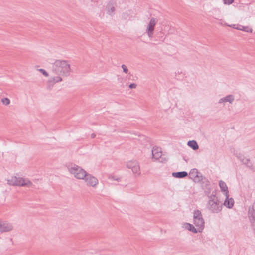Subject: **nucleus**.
Listing matches in <instances>:
<instances>
[{
    "label": "nucleus",
    "mask_w": 255,
    "mask_h": 255,
    "mask_svg": "<svg viewBox=\"0 0 255 255\" xmlns=\"http://www.w3.org/2000/svg\"><path fill=\"white\" fill-rule=\"evenodd\" d=\"M51 72L57 76L50 78L47 81L48 87L51 88L56 83L62 81V77L70 76L72 72L71 64L68 60H56L52 63Z\"/></svg>",
    "instance_id": "1"
},
{
    "label": "nucleus",
    "mask_w": 255,
    "mask_h": 255,
    "mask_svg": "<svg viewBox=\"0 0 255 255\" xmlns=\"http://www.w3.org/2000/svg\"><path fill=\"white\" fill-rule=\"evenodd\" d=\"M208 210L212 213H218L221 211L223 203L219 201L215 195L212 194L209 197V199L206 205Z\"/></svg>",
    "instance_id": "2"
},
{
    "label": "nucleus",
    "mask_w": 255,
    "mask_h": 255,
    "mask_svg": "<svg viewBox=\"0 0 255 255\" xmlns=\"http://www.w3.org/2000/svg\"><path fill=\"white\" fill-rule=\"evenodd\" d=\"M66 167L68 172L77 179L82 180L86 175L87 172L77 165L70 164Z\"/></svg>",
    "instance_id": "3"
},
{
    "label": "nucleus",
    "mask_w": 255,
    "mask_h": 255,
    "mask_svg": "<svg viewBox=\"0 0 255 255\" xmlns=\"http://www.w3.org/2000/svg\"><path fill=\"white\" fill-rule=\"evenodd\" d=\"M7 183L10 185L26 186L27 187H31L33 185L32 183L29 179L16 176H13L10 179H8Z\"/></svg>",
    "instance_id": "4"
},
{
    "label": "nucleus",
    "mask_w": 255,
    "mask_h": 255,
    "mask_svg": "<svg viewBox=\"0 0 255 255\" xmlns=\"http://www.w3.org/2000/svg\"><path fill=\"white\" fill-rule=\"evenodd\" d=\"M193 223L196 227L199 229V232H201L204 228V220L201 212L196 210L193 212Z\"/></svg>",
    "instance_id": "5"
},
{
    "label": "nucleus",
    "mask_w": 255,
    "mask_h": 255,
    "mask_svg": "<svg viewBox=\"0 0 255 255\" xmlns=\"http://www.w3.org/2000/svg\"><path fill=\"white\" fill-rule=\"evenodd\" d=\"M88 187L96 188L99 184V181L96 177L92 175L86 173V175L83 179Z\"/></svg>",
    "instance_id": "6"
},
{
    "label": "nucleus",
    "mask_w": 255,
    "mask_h": 255,
    "mask_svg": "<svg viewBox=\"0 0 255 255\" xmlns=\"http://www.w3.org/2000/svg\"><path fill=\"white\" fill-rule=\"evenodd\" d=\"M126 167L132 170L133 174L139 175L140 169L139 162L136 160H130L127 162Z\"/></svg>",
    "instance_id": "7"
},
{
    "label": "nucleus",
    "mask_w": 255,
    "mask_h": 255,
    "mask_svg": "<svg viewBox=\"0 0 255 255\" xmlns=\"http://www.w3.org/2000/svg\"><path fill=\"white\" fill-rule=\"evenodd\" d=\"M157 22L158 20L156 18L152 17L148 23L146 33L149 38H152L153 37L155 27Z\"/></svg>",
    "instance_id": "8"
},
{
    "label": "nucleus",
    "mask_w": 255,
    "mask_h": 255,
    "mask_svg": "<svg viewBox=\"0 0 255 255\" xmlns=\"http://www.w3.org/2000/svg\"><path fill=\"white\" fill-rule=\"evenodd\" d=\"M12 229L13 226L11 224L5 221H0V232L1 233L9 232Z\"/></svg>",
    "instance_id": "9"
},
{
    "label": "nucleus",
    "mask_w": 255,
    "mask_h": 255,
    "mask_svg": "<svg viewBox=\"0 0 255 255\" xmlns=\"http://www.w3.org/2000/svg\"><path fill=\"white\" fill-rule=\"evenodd\" d=\"M152 159L155 160L159 159L162 155L161 148L157 147H153L152 150Z\"/></svg>",
    "instance_id": "10"
},
{
    "label": "nucleus",
    "mask_w": 255,
    "mask_h": 255,
    "mask_svg": "<svg viewBox=\"0 0 255 255\" xmlns=\"http://www.w3.org/2000/svg\"><path fill=\"white\" fill-rule=\"evenodd\" d=\"M115 7V3H114L113 2H109L106 6L107 14L111 16L113 15L116 10Z\"/></svg>",
    "instance_id": "11"
},
{
    "label": "nucleus",
    "mask_w": 255,
    "mask_h": 255,
    "mask_svg": "<svg viewBox=\"0 0 255 255\" xmlns=\"http://www.w3.org/2000/svg\"><path fill=\"white\" fill-rule=\"evenodd\" d=\"M234 101V97L233 95H229L227 96L221 98L218 103H223L226 102H229V103L232 104Z\"/></svg>",
    "instance_id": "12"
},
{
    "label": "nucleus",
    "mask_w": 255,
    "mask_h": 255,
    "mask_svg": "<svg viewBox=\"0 0 255 255\" xmlns=\"http://www.w3.org/2000/svg\"><path fill=\"white\" fill-rule=\"evenodd\" d=\"M233 27L235 29L242 30V31H245V32H247L252 33L253 31V29L248 26L238 25V26L235 27V25H234Z\"/></svg>",
    "instance_id": "13"
},
{
    "label": "nucleus",
    "mask_w": 255,
    "mask_h": 255,
    "mask_svg": "<svg viewBox=\"0 0 255 255\" xmlns=\"http://www.w3.org/2000/svg\"><path fill=\"white\" fill-rule=\"evenodd\" d=\"M249 216L250 218H252L254 221H255V201L252 207L249 209Z\"/></svg>",
    "instance_id": "14"
},
{
    "label": "nucleus",
    "mask_w": 255,
    "mask_h": 255,
    "mask_svg": "<svg viewBox=\"0 0 255 255\" xmlns=\"http://www.w3.org/2000/svg\"><path fill=\"white\" fill-rule=\"evenodd\" d=\"M188 175L187 172L185 171L177 172L172 173V176L174 177L178 178H182Z\"/></svg>",
    "instance_id": "15"
},
{
    "label": "nucleus",
    "mask_w": 255,
    "mask_h": 255,
    "mask_svg": "<svg viewBox=\"0 0 255 255\" xmlns=\"http://www.w3.org/2000/svg\"><path fill=\"white\" fill-rule=\"evenodd\" d=\"M186 228L194 233L199 232V229L196 228L192 224L189 223H186Z\"/></svg>",
    "instance_id": "16"
},
{
    "label": "nucleus",
    "mask_w": 255,
    "mask_h": 255,
    "mask_svg": "<svg viewBox=\"0 0 255 255\" xmlns=\"http://www.w3.org/2000/svg\"><path fill=\"white\" fill-rule=\"evenodd\" d=\"M187 144L189 147L192 148L194 150L199 148V146L197 142L195 140L189 141Z\"/></svg>",
    "instance_id": "17"
},
{
    "label": "nucleus",
    "mask_w": 255,
    "mask_h": 255,
    "mask_svg": "<svg viewBox=\"0 0 255 255\" xmlns=\"http://www.w3.org/2000/svg\"><path fill=\"white\" fill-rule=\"evenodd\" d=\"M199 171L197 169H193L189 172L190 178L192 179L193 180L196 178V176H198Z\"/></svg>",
    "instance_id": "18"
},
{
    "label": "nucleus",
    "mask_w": 255,
    "mask_h": 255,
    "mask_svg": "<svg viewBox=\"0 0 255 255\" xmlns=\"http://www.w3.org/2000/svg\"><path fill=\"white\" fill-rule=\"evenodd\" d=\"M219 186L222 191L226 192V194L228 192V187L224 181L221 180L219 181Z\"/></svg>",
    "instance_id": "19"
},
{
    "label": "nucleus",
    "mask_w": 255,
    "mask_h": 255,
    "mask_svg": "<svg viewBox=\"0 0 255 255\" xmlns=\"http://www.w3.org/2000/svg\"><path fill=\"white\" fill-rule=\"evenodd\" d=\"M225 206L229 208H231L233 207L234 205V201L232 198H231L230 200H226L224 203Z\"/></svg>",
    "instance_id": "20"
},
{
    "label": "nucleus",
    "mask_w": 255,
    "mask_h": 255,
    "mask_svg": "<svg viewBox=\"0 0 255 255\" xmlns=\"http://www.w3.org/2000/svg\"><path fill=\"white\" fill-rule=\"evenodd\" d=\"M242 162H243V163L244 164L246 165L248 167H249L252 169H253V165H252V163L250 162V159L244 158L242 160Z\"/></svg>",
    "instance_id": "21"
},
{
    "label": "nucleus",
    "mask_w": 255,
    "mask_h": 255,
    "mask_svg": "<svg viewBox=\"0 0 255 255\" xmlns=\"http://www.w3.org/2000/svg\"><path fill=\"white\" fill-rule=\"evenodd\" d=\"M204 179H205V178L203 177L201 173L199 172L198 174V176H196V178L194 179L195 182H201L203 181Z\"/></svg>",
    "instance_id": "22"
},
{
    "label": "nucleus",
    "mask_w": 255,
    "mask_h": 255,
    "mask_svg": "<svg viewBox=\"0 0 255 255\" xmlns=\"http://www.w3.org/2000/svg\"><path fill=\"white\" fill-rule=\"evenodd\" d=\"M2 103L5 105H8L10 104V100L7 98H4L1 99Z\"/></svg>",
    "instance_id": "23"
},
{
    "label": "nucleus",
    "mask_w": 255,
    "mask_h": 255,
    "mask_svg": "<svg viewBox=\"0 0 255 255\" xmlns=\"http://www.w3.org/2000/svg\"><path fill=\"white\" fill-rule=\"evenodd\" d=\"M121 68H122L123 69V72L126 73V74H128V67H127L126 65H125V64H122L121 65Z\"/></svg>",
    "instance_id": "24"
},
{
    "label": "nucleus",
    "mask_w": 255,
    "mask_h": 255,
    "mask_svg": "<svg viewBox=\"0 0 255 255\" xmlns=\"http://www.w3.org/2000/svg\"><path fill=\"white\" fill-rule=\"evenodd\" d=\"M39 72H40L44 76L48 77L49 76V74L47 71H46L43 69H39L38 70Z\"/></svg>",
    "instance_id": "25"
},
{
    "label": "nucleus",
    "mask_w": 255,
    "mask_h": 255,
    "mask_svg": "<svg viewBox=\"0 0 255 255\" xmlns=\"http://www.w3.org/2000/svg\"><path fill=\"white\" fill-rule=\"evenodd\" d=\"M234 0H224V3L225 4H231L234 2Z\"/></svg>",
    "instance_id": "26"
},
{
    "label": "nucleus",
    "mask_w": 255,
    "mask_h": 255,
    "mask_svg": "<svg viewBox=\"0 0 255 255\" xmlns=\"http://www.w3.org/2000/svg\"><path fill=\"white\" fill-rule=\"evenodd\" d=\"M159 159H160V160H159V162H161V163H165L167 161V159L165 157L161 156V157Z\"/></svg>",
    "instance_id": "27"
},
{
    "label": "nucleus",
    "mask_w": 255,
    "mask_h": 255,
    "mask_svg": "<svg viewBox=\"0 0 255 255\" xmlns=\"http://www.w3.org/2000/svg\"><path fill=\"white\" fill-rule=\"evenodd\" d=\"M137 86V85L135 83H131L129 85V88H130V89H133V88H135Z\"/></svg>",
    "instance_id": "28"
},
{
    "label": "nucleus",
    "mask_w": 255,
    "mask_h": 255,
    "mask_svg": "<svg viewBox=\"0 0 255 255\" xmlns=\"http://www.w3.org/2000/svg\"><path fill=\"white\" fill-rule=\"evenodd\" d=\"M210 182L207 181V183L206 184V189L207 190H208L209 191L210 190Z\"/></svg>",
    "instance_id": "29"
},
{
    "label": "nucleus",
    "mask_w": 255,
    "mask_h": 255,
    "mask_svg": "<svg viewBox=\"0 0 255 255\" xmlns=\"http://www.w3.org/2000/svg\"><path fill=\"white\" fill-rule=\"evenodd\" d=\"M122 18L124 19H127L128 18V15L126 13H123L122 15Z\"/></svg>",
    "instance_id": "30"
},
{
    "label": "nucleus",
    "mask_w": 255,
    "mask_h": 255,
    "mask_svg": "<svg viewBox=\"0 0 255 255\" xmlns=\"http://www.w3.org/2000/svg\"><path fill=\"white\" fill-rule=\"evenodd\" d=\"M91 137H92V138H94V137H95V134H94V133L92 134H91Z\"/></svg>",
    "instance_id": "31"
},
{
    "label": "nucleus",
    "mask_w": 255,
    "mask_h": 255,
    "mask_svg": "<svg viewBox=\"0 0 255 255\" xmlns=\"http://www.w3.org/2000/svg\"><path fill=\"white\" fill-rule=\"evenodd\" d=\"M117 181H120V179L118 178L116 179Z\"/></svg>",
    "instance_id": "32"
},
{
    "label": "nucleus",
    "mask_w": 255,
    "mask_h": 255,
    "mask_svg": "<svg viewBox=\"0 0 255 255\" xmlns=\"http://www.w3.org/2000/svg\"><path fill=\"white\" fill-rule=\"evenodd\" d=\"M91 2L94 1V0H90Z\"/></svg>",
    "instance_id": "33"
}]
</instances>
